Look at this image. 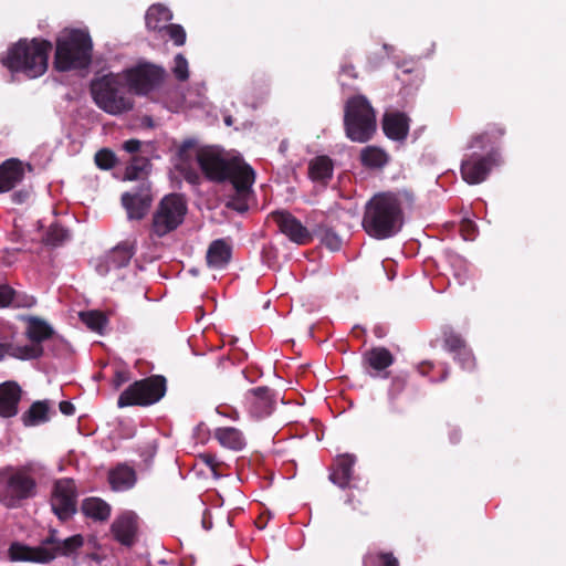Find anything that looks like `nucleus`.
<instances>
[{
    "label": "nucleus",
    "mask_w": 566,
    "mask_h": 566,
    "mask_svg": "<svg viewBox=\"0 0 566 566\" xmlns=\"http://www.w3.org/2000/svg\"><path fill=\"white\" fill-rule=\"evenodd\" d=\"M3 356V350H2V347L0 346V359L2 358Z\"/></svg>",
    "instance_id": "nucleus-52"
},
{
    "label": "nucleus",
    "mask_w": 566,
    "mask_h": 566,
    "mask_svg": "<svg viewBox=\"0 0 566 566\" xmlns=\"http://www.w3.org/2000/svg\"><path fill=\"white\" fill-rule=\"evenodd\" d=\"M224 123H226V125L231 126V125L233 124V119H232V117H231V116H227V117L224 118Z\"/></svg>",
    "instance_id": "nucleus-51"
},
{
    "label": "nucleus",
    "mask_w": 566,
    "mask_h": 566,
    "mask_svg": "<svg viewBox=\"0 0 566 566\" xmlns=\"http://www.w3.org/2000/svg\"><path fill=\"white\" fill-rule=\"evenodd\" d=\"M95 163L102 169H109L115 165V155L108 149H102L96 153Z\"/></svg>",
    "instance_id": "nucleus-41"
},
{
    "label": "nucleus",
    "mask_w": 566,
    "mask_h": 566,
    "mask_svg": "<svg viewBox=\"0 0 566 566\" xmlns=\"http://www.w3.org/2000/svg\"><path fill=\"white\" fill-rule=\"evenodd\" d=\"M474 223L472 221H465L462 224V235L464 240H473L474 239Z\"/></svg>",
    "instance_id": "nucleus-44"
},
{
    "label": "nucleus",
    "mask_w": 566,
    "mask_h": 566,
    "mask_svg": "<svg viewBox=\"0 0 566 566\" xmlns=\"http://www.w3.org/2000/svg\"><path fill=\"white\" fill-rule=\"evenodd\" d=\"M133 255V245L127 242L120 243L107 253L103 263L98 264L96 270L101 275H105L112 270L126 266Z\"/></svg>",
    "instance_id": "nucleus-18"
},
{
    "label": "nucleus",
    "mask_w": 566,
    "mask_h": 566,
    "mask_svg": "<svg viewBox=\"0 0 566 566\" xmlns=\"http://www.w3.org/2000/svg\"><path fill=\"white\" fill-rule=\"evenodd\" d=\"M163 38L168 35L170 40L178 46L182 45L186 41V32L184 28L179 24L168 23L163 33H160Z\"/></svg>",
    "instance_id": "nucleus-39"
},
{
    "label": "nucleus",
    "mask_w": 566,
    "mask_h": 566,
    "mask_svg": "<svg viewBox=\"0 0 566 566\" xmlns=\"http://www.w3.org/2000/svg\"><path fill=\"white\" fill-rule=\"evenodd\" d=\"M166 391V382L163 377H149L135 381L119 396L117 406H149L159 401Z\"/></svg>",
    "instance_id": "nucleus-9"
},
{
    "label": "nucleus",
    "mask_w": 566,
    "mask_h": 566,
    "mask_svg": "<svg viewBox=\"0 0 566 566\" xmlns=\"http://www.w3.org/2000/svg\"><path fill=\"white\" fill-rule=\"evenodd\" d=\"M92 49V39L86 30L64 29L56 39V70L70 71L88 66Z\"/></svg>",
    "instance_id": "nucleus-4"
},
{
    "label": "nucleus",
    "mask_w": 566,
    "mask_h": 566,
    "mask_svg": "<svg viewBox=\"0 0 566 566\" xmlns=\"http://www.w3.org/2000/svg\"><path fill=\"white\" fill-rule=\"evenodd\" d=\"M51 49V42L45 40L19 41L1 56V63L11 73H23L29 78H36L48 69Z\"/></svg>",
    "instance_id": "nucleus-3"
},
{
    "label": "nucleus",
    "mask_w": 566,
    "mask_h": 566,
    "mask_svg": "<svg viewBox=\"0 0 566 566\" xmlns=\"http://www.w3.org/2000/svg\"><path fill=\"white\" fill-rule=\"evenodd\" d=\"M51 506L60 520H66L75 513L76 492L72 480L64 479L55 483Z\"/></svg>",
    "instance_id": "nucleus-14"
},
{
    "label": "nucleus",
    "mask_w": 566,
    "mask_h": 566,
    "mask_svg": "<svg viewBox=\"0 0 566 566\" xmlns=\"http://www.w3.org/2000/svg\"><path fill=\"white\" fill-rule=\"evenodd\" d=\"M323 243L332 251H337L342 245L340 238L333 233L326 232L323 237Z\"/></svg>",
    "instance_id": "nucleus-43"
},
{
    "label": "nucleus",
    "mask_w": 566,
    "mask_h": 566,
    "mask_svg": "<svg viewBox=\"0 0 566 566\" xmlns=\"http://www.w3.org/2000/svg\"><path fill=\"white\" fill-rule=\"evenodd\" d=\"M108 479L113 490L125 491L134 486L136 474L132 468L120 464L109 472Z\"/></svg>",
    "instance_id": "nucleus-26"
},
{
    "label": "nucleus",
    "mask_w": 566,
    "mask_h": 566,
    "mask_svg": "<svg viewBox=\"0 0 566 566\" xmlns=\"http://www.w3.org/2000/svg\"><path fill=\"white\" fill-rule=\"evenodd\" d=\"M203 528L209 530V526L206 525V523H202Z\"/></svg>",
    "instance_id": "nucleus-54"
},
{
    "label": "nucleus",
    "mask_w": 566,
    "mask_h": 566,
    "mask_svg": "<svg viewBox=\"0 0 566 566\" xmlns=\"http://www.w3.org/2000/svg\"><path fill=\"white\" fill-rule=\"evenodd\" d=\"M413 202L408 191L380 192L366 205L363 228L373 238L387 239L397 234L405 222V210Z\"/></svg>",
    "instance_id": "nucleus-1"
},
{
    "label": "nucleus",
    "mask_w": 566,
    "mask_h": 566,
    "mask_svg": "<svg viewBox=\"0 0 566 566\" xmlns=\"http://www.w3.org/2000/svg\"><path fill=\"white\" fill-rule=\"evenodd\" d=\"M346 136L356 143L367 142L376 130L375 112L366 97L350 98L345 107Z\"/></svg>",
    "instance_id": "nucleus-7"
},
{
    "label": "nucleus",
    "mask_w": 566,
    "mask_h": 566,
    "mask_svg": "<svg viewBox=\"0 0 566 566\" xmlns=\"http://www.w3.org/2000/svg\"><path fill=\"white\" fill-rule=\"evenodd\" d=\"M69 232L59 224H52L45 235V243L56 247L69 240Z\"/></svg>",
    "instance_id": "nucleus-38"
},
{
    "label": "nucleus",
    "mask_w": 566,
    "mask_h": 566,
    "mask_svg": "<svg viewBox=\"0 0 566 566\" xmlns=\"http://www.w3.org/2000/svg\"><path fill=\"white\" fill-rule=\"evenodd\" d=\"M203 528L209 530V526L206 525V523H202Z\"/></svg>",
    "instance_id": "nucleus-55"
},
{
    "label": "nucleus",
    "mask_w": 566,
    "mask_h": 566,
    "mask_svg": "<svg viewBox=\"0 0 566 566\" xmlns=\"http://www.w3.org/2000/svg\"><path fill=\"white\" fill-rule=\"evenodd\" d=\"M444 347L454 354H459L463 352L464 355L468 356V359L472 360V353L467 348L464 340L454 333L446 334L444 337Z\"/></svg>",
    "instance_id": "nucleus-36"
},
{
    "label": "nucleus",
    "mask_w": 566,
    "mask_h": 566,
    "mask_svg": "<svg viewBox=\"0 0 566 566\" xmlns=\"http://www.w3.org/2000/svg\"><path fill=\"white\" fill-rule=\"evenodd\" d=\"M252 412L258 417L270 415L272 410V399L266 388H256L252 391Z\"/></svg>",
    "instance_id": "nucleus-31"
},
{
    "label": "nucleus",
    "mask_w": 566,
    "mask_h": 566,
    "mask_svg": "<svg viewBox=\"0 0 566 566\" xmlns=\"http://www.w3.org/2000/svg\"><path fill=\"white\" fill-rule=\"evenodd\" d=\"M128 380H129L128 374L126 371L118 370V371L115 373V376H114V379H113V384H114V387L117 389L123 384L127 382Z\"/></svg>",
    "instance_id": "nucleus-45"
},
{
    "label": "nucleus",
    "mask_w": 566,
    "mask_h": 566,
    "mask_svg": "<svg viewBox=\"0 0 566 566\" xmlns=\"http://www.w3.org/2000/svg\"><path fill=\"white\" fill-rule=\"evenodd\" d=\"M82 511L87 517L96 521H105L111 515V506L98 497L84 500Z\"/></svg>",
    "instance_id": "nucleus-29"
},
{
    "label": "nucleus",
    "mask_w": 566,
    "mask_h": 566,
    "mask_svg": "<svg viewBox=\"0 0 566 566\" xmlns=\"http://www.w3.org/2000/svg\"><path fill=\"white\" fill-rule=\"evenodd\" d=\"M91 93L95 104L109 115H122L134 107V99L125 85V76L119 73H109L94 80Z\"/></svg>",
    "instance_id": "nucleus-5"
},
{
    "label": "nucleus",
    "mask_w": 566,
    "mask_h": 566,
    "mask_svg": "<svg viewBox=\"0 0 566 566\" xmlns=\"http://www.w3.org/2000/svg\"><path fill=\"white\" fill-rule=\"evenodd\" d=\"M255 174L252 168H245L243 174L231 179L234 193L229 198L227 206L238 212H244L249 208L251 199V187L254 182Z\"/></svg>",
    "instance_id": "nucleus-15"
},
{
    "label": "nucleus",
    "mask_w": 566,
    "mask_h": 566,
    "mask_svg": "<svg viewBox=\"0 0 566 566\" xmlns=\"http://www.w3.org/2000/svg\"><path fill=\"white\" fill-rule=\"evenodd\" d=\"M149 161L146 158H134L127 166L124 179L125 180H139L140 184L147 182L145 180L148 175Z\"/></svg>",
    "instance_id": "nucleus-33"
},
{
    "label": "nucleus",
    "mask_w": 566,
    "mask_h": 566,
    "mask_svg": "<svg viewBox=\"0 0 566 566\" xmlns=\"http://www.w3.org/2000/svg\"><path fill=\"white\" fill-rule=\"evenodd\" d=\"M231 259V247L222 239L214 240L207 251V263L209 268L221 270Z\"/></svg>",
    "instance_id": "nucleus-23"
},
{
    "label": "nucleus",
    "mask_w": 566,
    "mask_h": 566,
    "mask_svg": "<svg viewBox=\"0 0 566 566\" xmlns=\"http://www.w3.org/2000/svg\"><path fill=\"white\" fill-rule=\"evenodd\" d=\"M333 174V164L327 156H318L308 165L310 178L314 181L326 182Z\"/></svg>",
    "instance_id": "nucleus-28"
},
{
    "label": "nucleus",
    "mask_w": 566,
    "mask_h": 566,
    "mask_svg": "<svg viewBox=\"0 0 566 566\" xmlns=\"http://www.w3.org/2000/svg\"><path fill=\"white\" fill-rule=\"evenodd\" d=\"M364 566H398V560L391 554H368Z\"/></svg>",
    "instance_id": "nucleus-37"
},
{
    "label": "nucleus",
    "mask_w": 566,
    "mask_h": 566,
    "mask_svg": "<svg viewBox=\"0 0 566 566\" xmlns=\"http://www.w3.org/2000/svg\"><path fill=\"white\" fill-rule=\"evenodd\" d=\"M455 359L459 360V363L461 364V366L464 368V369H471L474 367V358L472 357V360L470 361L468 359V356L463 354V352H460L459 354H455Z\"/></svg>",
    "instance_id": "nucleus-46"
},
{
    "label": "nucleus",
    "mask_w": 566,
    "mask_h": 566,
    "mask_svg": "<svg viewBox=\"0 0 566 566\" xmlns=\"http://www.w3.org/2000/svg\"><path fill=\"white\" fill-rule=\"evenodd\" d=\"M83 544L81 535L71 536L64 541H59L53 532L39 546L31 547L20 543H14L9 548L10 558L14 562H31L45 564L59 555H69Z\"/></svg>",
    "instance_id": "nucleus-6"
},
{
    "label": "nucleus",
    "mask_w": 566,
    "mask_h": 566,
    "mask_svg": "<svg viewBox=\"0 0 566 566\" xmlns=\"http://www.w3.org/2000/svg\"><path fill=\"white\" fill-rule=\"evenodd\" d=\"M50 419V406L48 401L34 402L27 413L23 415L25 426H38Z\"/></svg>",
    "instance_id": "nucleus-30"
},
{
    "label": "nucleus",
    "mask_w": 566,
    "mask_h": 566,
    "mask_svg": "<svg viewBox=\"0 0 566 566\" xmlns=\"http://www.w3.org/2000/svg\"><path fill=\"white\" fill-rule=\"evenodd\" d=\"M214 438L222 447L234 451L241 450L245 444L243 434L231 427L216 429Z\"/></svg>",
    "instance_id": "nucleus-27"
},
{
    "label": "nucleus",
    "mask_w": 566,
    "mask_h": 566,
    "mask_svg": "<svg viewBox=\"0 0 566 566\" xmlns=\"http://www.w3.org/2000/svg\"><path fill=\"white\" fill-rule=\"evenodd\" d=\"M488 138V134H483V135H480V136H476L474 139H473V143L474 144H482L484 139Z\"/></svg>",
    "instance_id": "nucleus-50"
},
{
    "label": "nucleus",
    "mask_w": 566,
    "mask_h": 566,
    "mask_svg": "<svg viewBox=\"0 0 566 566\" xmlns=\"http://www.w3.org/2000/svg\"><path fill=\"white\" fill-rule=\"evenodd\" d=\"M60 410L62 413L70 416L74 413V406L69 401H62L60 403Z\"/></svg>",
    "instance_id": "nucleus-48"
},
{
    "label": "nucleus",
    "mask_w": 566,
    "mask_h": 566,
    "mask_svg": "<svg viewBox=\"0 0 566 566\" xmlns=\"http://www.w3.org/2000/svg\"><path fill=\"white\" fill-rule=\"evenodd\" d=\"M20 388L15 382L7 381L0 385V416L12 417L18 411Z\"/></svg>",
    "instance_id": "nucleus-21"
},
{
    "label": "nucleus",
    "mask_w": 566,
    "mask_h": 566,
    "mask_svg": "<svg viewBox=\"0 0 566 566\" xmlns=\"http://www.w3.org/2000/svg\"><path fill=\"white\" fill-rule=\"evenodd\" d=\"M36 494L35 480L24 469L7 468L0 471V502L17 507Z\"/></svg>",
    "instance_id": "nucleus-8"
},
{
    "label": "nucleus",
    "mask_w": 566,
    "mask_h": 566,
    "mask_svg": "<svg viewBox=\"0 0 566 566\" xmlns=\"http://www.w3.org/2000/svg\"><path fill=\"white\" fill-rule=\"evenodd\" d=\"M382 126L385 134L391 139L400 140L407 136L408 119L403 114H386L384 117Z\"/></svg>",
    "instance_id": "nucleus-25"
},
{
    "label": "nucleus",
    "mask_w": 566,
    "mask_h": 566,
    "mask_svg": "<svg viewBox=\"0 0 566 566\" xmlns=\"http://www.w3.org/2000/svg\"><path fill=\"white\" fill-rule=\"evenodd\" d=\"M115 538L124 545H132L137 533V516L127 512L118 516L112 524Z\"/></svg>",
    "instance_id": "nucleus-19"
},
{
    "label": "nucleus",
    "mask_w": 566,
    "mask_h": 566,
    "mask_svg": "<svg viewBox=\"0 0 566 566\" xmlns=\"http://www.w3.org/2000/svg\"><path fill=\"white\" fill-rule=\"evenodd\" d=\"M142 143L138 139H129L126 140L123 145V148L127 153H136L139 150Z\"/></svg>",
    "instance_id": "nucleus-47"
},
{
    "label": "nucleus",
    "mask_w": 566,
    "mask_h": 566,
    "mask_svg": "<svg viewBox=\"0 0 566 566\" xmlns=\"http://www.w3.org/2000/svg\"><path fill=\"white\" fill-rule=\"evenodd\" d=\"M355 461L356 458L353 454L337 457L335 468L329 475L331 481L340 488H346L352 479Z\"/></svg>",
    "instance_id": "nucleus-22"
},
{
    "label": "nucleus",
    "mask_w": 566,
    "mask_h": 566,
    "mask_svg": "<svg viewBox=\"0 0 566 566\" xmlns=\"http://www.w3.org/2000/svg\"><path fill=\"white\" fill-rule=\"evenodd\" d=\"M122 202L129 219L144 218L151 202L149 184H139L136 191L125 192L122 196Z\"/></svg>",
    "instance_id": "nucleus-16"
},
{
    "label": "nucleus",
    "mask_w": 566,
    "mask_h": 566,
    "mask_svg": "<svg viewBox=\"0 0 566 566\" xmlns=\"http://www.w3.org/2000/svg\"><path fill=\"white\" fill-rule=\"evenodd\" d=\"M203 528L209 530V526L206 525V523H202Z\"/></svg>",
    "instance_id": "nucleus-53"
},
{
    "label": "nucleus",
    "mask_w": 566,
    "mask_h": 566,
    "mask_svg": "<svg viewBox=\"0 0 566 566\" xmlns=\"http://www.w3.org/2000/svg\"><path fill=\"white\" fill-rule=\"evenodd\" d=\"M119 74L125 76V85L128 92L133 91L136 94H147L163 80L164 70L155 65L146 64Z\"/></svg>",
    "instance_id": "nucleus-12"
},
{
    "label": "nucleus",
    "mask_w": 566,
    "mask_h": 566,
    "mask_svg": "<svg viewBox=\"0 0 566 566\" xmlns=\"http://www.w3.org/2000/svg\"><path fill=\"white\" fill-rule=\"evenodd\" d=\"M53 334L52 327L43 319L29 317L27 335L33 342L30 345L15 346L11 350L12 356L19 359H33L42 355L43 348L40 343Z\"/></svg>",
    "instance_id": "nucleus-11"
},
{
    "label": "nucleus",
    "mask_w": 566,
    "mask_h": 566,
    "mask_svg": "<svg viewBox=\"0 0 566 566\" xmlns=\"http://www.w3.org/2000/svg\"><path fill=\"white\" fill-rule=\"evenodd\" d=\"M172 19L170 10L161 4L151 6L146 12V27L149 31L163 33Z\"/></svg>",
    "instance_id": "nucleus-24"
},
{
    "label": "nucleus",
    "mask_w": 566,
    "mask_h": 566,
    "mask_svg": "<svg viewBox=\"0 0 566 566\" xmlns=\"http://www.w3.org/2000/svg\"><path fill=\"white\" fill-rule=\"evenodd\" d=\"M82 322L93 332L102 333L106 323L105 316L95 311L80 313Z\"/></svg>",
    "instance_id": "nucleus-35"
},
{
    "label": "nucleus",
    "mask_w": 566,
    "mask_h": 566,
    "mask_svg": "<svg viewBox=\"0 0 566 566\" xmlns=\"http://www.w3.org/2000/svg\"><path fill=\"white\" fill-rule=\"evenodd\" d=\"M500 165V157L496 151H491L488 156L472 154L462 161L461 175L464 181L470 185L483 182L491 169Z\"/></svg>",
    "instance_id": "nucleus-13"
},
{
    "label": "nucleus",
    "mask_w": 566,
    "mask_h": 566,
    "mask_svg": "<svg viewBox=\"0 0 566 566\" xmlns=\"http://www.w3.org/2000/svg\"><path fill=\"white\" fill-rule=\"evenodd\" d=\"M172 71L180 81H186L189 77L188 62L182 54L176 55Z\"/></svg>",
    "instance_id": "nucleus-40"
},
{
    "label": "nucleus",
    "mask_w": 566,
    "mask_h": 566,
    "mask_svg": "<svg viewBox=\"0 0 566 566\" xmlns=\"http://www.w3.org/2000/svg\"><path fill=\"white\" fill-rule=\"evenodd\" d=\"M187 212V205L179 195L164 197L154 213L153 229L155 233L163 237L177 229L184 221Z\"/></svg>",
    "instance_id": "nucleus-10"
},
{
    "label": "nucleus",
    "mask_w": 566,
    "mask_h": 566,
    "mask_svg": "<svg viewBox=\"0 0 566 566\" xmlns=\"http://www.w3.org/2000/svg\"><path fill=\"white\" fill-rule=\"evenodd\" d=\"M202 459L211 468L212 471L216 470V461H214L213 457H211L209 454H205V455H202Z\"/></svg>",
    "instance_id": "nucleus-49"
},
{
    "label": "nucleus",
    "mask_w": 566,
    "mask_h": 566,
    "mask_svg": "<svg viewBox=\"0 0 566 566\" xmlns=\"http://www.w3.org/2000/svg\"><path fill=\"white\" fill-rule=\"evenodd\" d=\"M191 161H196L207 178L213 181L231 180L240 172L243 174L245 168H251L240 158L226 159L216 147L199 148L193 140H187L178 150L177 166L186 170Z\"/></svg>",
    "instance_id": "nucleus-2"
},
{
    "label": "nucleus",
    "mask_w": 566,
    "mask_h": 566,
    "mask_svg": "<svg viewBox=\"0 0 566 566\" xmlns=\"http://www.w3.org/2000/svg\"><path fill=\"white\" fill-rule=\"evenodd\" d=\"M24 176V168L21 161L8 159L0 165V192H7L14 188Z\"/></svg>",
    "instance_id": "nucleus-20"
},
{
    "label": "nucleus",
    "mask_w": 566,
    "mask_h": 566,
    "mask_svg": "<svg viewBox=\"0 0 566 566\" xmlns=\"http://www.w3.org/2000/svg\"><path fill=\"white\" fill-rule=\"evenodd\" d=\"M361 161L365 166L381 167L387 163L385 151L376 147H367L361 151Z\"/></svg>",
    "instance_id": "nucleus-34"
},
{
    "label": "nucleus",
    "mask_w": 566,
    "mask_h": 566,
    "mask_svg": "<svg viewBox=\"0 0 566 566\" xmlns=\"http://www.w3.org/2000/svg\"><path fill=\"white\" fill-rule=\"evenodd\" d=\"M19 306V303L14 298V291L8 285H0V306Z\"/></svg>",
    "instance_id": "nucleus-42"
},
{
    "label": "nucleus",
    "mask_w": 566,
    "mask_h": 566,
    "mask_svg": "<svg viewBox=\"0 0 566 566\" xmlns=\"http://www.w3.org/2000/svg\"><path fill=\"white\" fill-rule=\"evenodd\" d=\"M366 359L370 367L376 370H384L394 363L391 353L384 347H377L369 350L366 354Z\"/></svg>",
    "instance_id": "nucleus-32"
},
{
    "label": "nucleus",
    "mask_w": 566,
    "mask_h": 566,
    "mask_svg": "<svg viewBox=\"0 0 566 566\" xmlns=\"http://www.w3.org/2000/svg\"><path fill=\"white\" fill-rule=\"evenodd\" d=\"M273 220L291 241L305 244L311 240L310 231L291 213L276 211L273 213Z\"/></svg>",
    "instance_id": "nucleus-17"
}]
</instances>
